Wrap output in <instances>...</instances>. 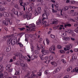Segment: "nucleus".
<instances>
[{"label": "nucleus", "mask_w": 78, "mask_h": 78, "mask_svg": "<svg viewBox=\"0 0 78 78\" xmlns=\"http://www.w3.org/2000/svg\"><path fill=\"white\" fill-rule=\"evenodd\" d=\"M52 12L53 13H55L56 12H57V11H56V10H55V9H52Z\"/></svg>", "instance_id": "nucleus-41"}, {"label": "nucleus", "mask_w": 78, "mask_h": 78, "mask_svg": "<svg viewBox=\"0 0 78 78\" xmlns=\"http://www.w3.org/2000/svg\"><path fill=\"white\" fill-rule=\"evenodd\" d=\"M72 69V66H69V68L67 70L68 72H69L70 70H71Z\"/></svg>", "instance_id": "nucleus-26"}, {"label": "nucleus", "mask_w": 78, "mask_h": 78, "mask_svg": "<svg viewBox=\"0 0 78 78\" xmlns=\"http://www.w3.org/2000/svg\"><path fill=\"white\" fill-rule=\"evenodd\" d=\"M37 11L39 13L41 12V7H39L37 8Z\"/></svg>", "instance_id": "nucleus-24"}, {"label": "nucleus", "mask_w": 78, "mask_h": 78, "mask_svg": "<svg viewBox=\"0 0 78 78\" xmlns=\"http://www.w3.org/2000/svg\"><path fill=\"white\" fill-rule=\"evenodd\" d=\"M3 66L2 65H0V70H1L2 69H3Z\"/></svg>", "instance_id": "nucleus-50"}, {"label": "nucleus", "mask_w": 78, "mask_h": 78, "mask_svg": "<svg viewBox=\"0 0 78 78\" xmlns=\"http://www.w3.org/2000/svg\"><path fill=\"white\" fill-rule=\"evenodd\" d=\"M31 48L32 52H34V49H33V48H34L33 47H31Z\"/></svg>", "instance_id": "nucleus-55"}, {"label": "nucleus", "mask_w": 78, "mask_h": 78, "mask_svg": "<svg viewBox=\"0 0 78 78\" xmlns=\"http://www.w3.org/2000/svg\"><path fill=\"white\" fill-rule=\"evenodd\" d=\"M42 22V21H41V19H39L36 22V24L37 25H39V24H41Z\"/></svg>", "instance_id": "nucleus-9"}, {"label": "nucleus", "mask_w": 78, "mask_h": 78, "mask_svg": "<svg viewBox=\"0 0 78 78\" xmlns=\"http://www.w3.org/2000/svg\"><path fill=\"white\" fill-rule=\"evenodd\" d=\"M51 37L52 38H55V36L54 35H52V34H51Z\"/></svg>", "instance_id": "nucleus-48"}, {"label": "nucleus", "mask_w": 78, "mask_h": 78, "mask_svg": "<svg viewBox=\"0 0 78 78\" xmlns=\"http://www.w3.org/2000/svg\"><path fill=\"white\" fill-rule=\"evenodd\" d=\"M19 53H17L16 54H15V56H18L19 55Z\"/></svg>", "instance_id": "nucleus-64"}, {"label": "nucleus", "mask_w": 78, "mask_h": 78, "mask_svg": "<svg viewBox=\"0 0 78 78\" xmlns=\"http://www.w3.org/2000/svg\"><path fill=\"white\" fill-rule=\"evenodd\" d=\"M71 15L72 16H76V12L72 13Z\"/></svg>", "instance_id": "nucleus-36"}, {"label": "nucleus", "mask_w": 78, "mask_h": 78, "mask_svg": "<svg viewBox=\"0 0 78 78\" xmlns=\"http://www.w3.org/2000/svg\"><path fill=\"white\" fill-rule=\"evenodd\" d=\"M49 59H50V60H52L53 59V56H52L51 55L49 57Z\"/></svg>", "instance_id": "nucleus-42"}, {"label": "nucleus", "mask_w": 78, "mask_h": 78, "mask_svg": "<svg viewBox=\"0 0 78 78\" xmlns=\"http://www.w3.org/2000/svg\"><path fill=\"white\" fill-rule=\"evenodd\" d=\"M2 23L5 25H8V23L5 20L2 21Z\"/></svg>", "instance_id": "nucleus-21"}, {"label": "nucleus", "mask_w": 78, "mask_h": 78, "mask_svg": "<svg viewBox=\"0 0 78 78\" xmlns=\"http://www.w3.org/2000/svg\"><path fill=\"white\" fill-rule=\"evenodd\" d=\"M44 14H46V16H49V15L50 14V12H49L48 11H46V10H44Z\"/></svg>", "instance_id": "nucleus-11"}, {"label": "nucleus", "mask_w": 78, "mask_h": 78, "mask_svg": "<svg viewBox=\"0 0 78 78\" xmlns=\"http://www.w3.org/2000/svg\"><path fill=\"white\" fill-rule=\"evenodd\" d=\"M53 24H57L58 23V20L55 19H53L52 20Z\"/></svg>", "instance_id": "nucleus-10"}, {"label": "nucleus", "mask_w": 78, "mask_h": 78, "mask_svg": "<svg viewBox=\"0 0 78 78\" xmlns=\"http://www.w3.org/2000/svg\"><path fill=\"white\" fill-rule=\"evenodd\" d=\"M72 72H78V69L77 67L75 68L73 70H72Z\"/></svg>", "instance_id": "nucleus-16"}, {"label": "nucleus", "mask_w": 78, "mask_h": 78, "mask_svg": "<svg viewBox=\"0 0 78 78\" xmlns=\"http://www.w3.org/2000/svg\"><path fill=\"white\" fill-rule=\"evenodd\" d=\"M34 6V4L33 3H31V5H30V7H33Z\"/></svg>", "instance_id": "nucleus-44"}, {"label": "nucleus", "mask_w": 78, "mask_h": 78, "mask_svg": "<svg viewBox=\"0 0 78 78\" xmlns=\"http://www.w3.org/2000/svg\"><path fill=\"white\" fill-rule=\"evenodd\" d=\"M5 20L8 22H9L10 20H11V19L7 18H5Z\"/></svg>", "instance_id": "nucleus-46"}, {"label": "nucleus", "mask_w": 78, "mask_h": 78, "mask_svg": "<svg viewBox=\"0 0 78 78\" xmlns=\"http://www.w3.org/2000/svg\"><path fill=\"white\" fill-rule=\"evenodd\" d=\"M54 5L55 6L57 10V11H59L60 9H59V4L57 2H55L54 3Z\"/></svg>", "instance_id": "nucleus-3"}, {"label": "nucleus", "mask_w": 78, "mask_h": 78, "mask_svg": "<svg viewBox=\"0 0 78 78\" xmlns=\"http://www.w3.org/2000/svg\"><path fill=\"white\" fill-rule=\"evenodd\" d=\"M29 27H30V28H33V27H35V25L34 23H32L29 25Z\"/></svg>", "instance_id": "nucleus-23"}, {"label": "nucleus", "mask_w": 78, "mask_h": 78, "mask_svg": "<svg viewBox=\"0 0 78 78\" xmlns=\"http://www.w3.org/2000/svg\"><path fill=\"white\" fill-rule=\"evenodd\" d=\"M39 57H40L41 59L42 60H43L44 59V57H43V55H39Z\"/></svg>", "instance_id": "nucleus-34"}, {"label": "nucleus", "mask_w": 78, "mask_h": 78, "mask_svg": "<svg viewBox=\"0 0 78 78\" xmlns=\"http://www.w3.org/2000/svg\"><path fill=\"white\" fill-rule=\"evenodd\" d=\"M63 9L64 11H67L69 9V7H68L66 6L64 8H63Z\"/></svg>", "instance_id": "nucleus-27"}, {"label": "nucleus", "mask_w": 78, "mask_h": 78, "mask_svg": "<svg viewBox=\"0 0 78 78\" xmlns=\"http://www.w3.org/2000/svg\"><path fill=\"white\" fill-rule=\"evenodd\" d=\"M23 10L24 11H25V6L23 5Z\"/></svg>", "instance_id": "nucleus-62"}, {"label": "nucleus", "mask_w": 78, "mask_h": 78, "mask_svg": "<svg viewBox=\"0 0 78 78\" xmlns=\"http://www.w3.org/2000/svg\"><path fill=\"white\" fill-rule=\"evenodd\" d=\"M15 7L17 9L18 8V5L17 4H16L15 5Z\"/></svg>", "instance_id": "nucleus-63"}, {"label": "nucleus", "mask_w": 78, "mask_h": 78, "mask_svg": "<svg viewBox=\"0 0 78 78\" xmlns=\"http://www.w3.org/2000/svg\"><path fill=\"white\" fill-rule=\"evenodd\" d=\"M66 47L67 49V50H69L70 49L72 48L73 47V44H70L69 45L66 46Z\"/></svg>", "instance_id": "nucleus-4"}, {"label": "nucleus", "mask_w": 78, "mask_h": 78, "mask_svg": "<svg viewBox=\"0 0 78 78\" xmlns=\"http://www.w3.org/2000/svg\"><path fill=\"white\" fill-rule=\"evenodd\" d=\"M76 2L75 1H71L69 2L70 4H74Z\"/></svg>", "instance_id": "nucleus-30"}, {"label": "nucleus", "mask_w": 78, "mask_h": 78, "mask_svg": "<svg viewBox=\"0 0 78 78\" xmlns=\"http://www.w3.org/2000/svg\"><path fill=\"white\" fill-rule=\"evenodd\" d=\"M48 51H44L43 53L42 54V55L43 56L44 55H47V54H48Z\"/></svg>", "instance_id": "nucleus-22"}, {"label": "nucleus", "mask_w": 78, "mask_h": 78, "mask_svg": "<svg viewBox=\"0 0 78 78\" xmlns=\"http://www.w3.org/2000/svg\"><path fill=\"white\" fill-rule=\"evenodd\" d=\"M45 74H46V75H47V74H48V70H46L45 72Z\"/></svg>", "instance_id": "nucleus-60"}, {"label": "nucleus", "mask_w": 78, "mask_h": 78, "mask_svg": "<svg viewBox=\"0 0 78 78\" xmlns=\"http://www.w3.org/2000/svg\"><path fill=\"white\" fill-rule=\"evenodd\" d=\"M14 14H16V15H17V14H18V12L17 11H15L14 12Z\"/></svg>", "instance_id": "nucleus-54"}, {"label": "nucleus", "mask_w": 78, "mask_h": 78, "mask_svg": "<svg viewBox=\"0 0 78 78\" xmlns=\"http://www.w3.org/2000/svg\"><path fill=\"white\" fill-rule=\"evenodd\" d=\"M34 14L35 16H37L38 15V12H37V10H35V12L34 13Z\"/></svg>", "instance_id": "nucleus-32"}, {"label": "nucleus", "mask_w": 78, "mask_h": 78, "mask_svg": "<svg viewBox=\"0 0 78 78\" xmlns=\"http://www.w3.org/2000/svg\"><path fill=\"white\" fill-rule=\"evenodd\" d=\"M51 64H52V65H54V64L55 65V64H56V63H55V62H51Z\"/></svg>", "instance_id": "nucleus-52"}, {"label": "nucleus", "mask_w": 78, "mask_h": 78, "mask_svg": "<svg viewBox=\"0 0 78 78\" xmlns=\"http://www.w3.org/2000/svg\"><path fill=\"white\" fill-rule=\"evenodd\" d=\"M11 50V47L8 46L6 48V51H9Z\"/></svg>", "instance_id": "nucleus-14"}, {"label": "nucleus", "mask_w": 78, "mask_h": 78, "mask_svg": "<svg viewBox=\"0 0 78 78\" xmlns=\"http://www.w3.org/2000/svg\"><path fill=\"white\" fill-rule=\"evenodd\" d=\"M45 40L47 42V45H49V43H50V41H49L48 39V38H46Z\"/></svg>", "instance_id": "nucleus-29"}, {"label": "nucleus", "mask_w": 78, "mask_h": 78, "mask_svg": "<svg viewBox=\"0 0 78 78\" xmlns=\"http://www.w3.org/2000/svg\"><path fill=\"white\" fill-rule=\"evenodd\" d=\"M26 14L27 15H24L23 16V18L24 19H26L27 17V16L29 15V14H30V13L28 12H27L26 13Z\"/></svg>", "instance_id": "nucleus-17"}, {"label": "nucleus", "mask_w": 78, "mask_h": 78, "mask_svg": "<svg viewBox=\"0 0 78 78\" xmlns=\"http://www.w3.org/2000/svg\"><path fill=\"white\" fill-rule=\"evenodd\" d=\"M20 65L23 67H27V65H26L25 63H21L20 64Z\"/></svg>", "instance_id": "nucleus-20"}, {"label": "nucleus", "mask_w": 78, "mask_h": 78, "mask_svg": "<svg viewBox=\"0 0 78 78\" xmlns=\"http://www.w3.org/2000/svg\"><path fill=\"white\" fill-rule=\"evenodd\" d=\"M74 27H76L78 26V22H76L74 24Z\"/></svg>", "instance_id": "nucleus-40"}, {"label": "nucleus", "mask_w": 78, "mask_h": 78, "mask_svg": "<svg viewBox=\"0 0 78 78\" xmlns=\"http://www.w3.org/2000/svg\"><path fill=\"white\" fill-rule=\"evenodd\" d=\"M28 10L29 11H31L32 10V7H30L28 8Z\"/></svg>", "instance_id": "nucleus-45"}, {"label": "nucleus", "mask_w": 78, "mask_h": 78, "mask_svg": "<svg viewBox=\"0 0 78 78\" xmlns=\"http://www.w3.org/2000/svg\"><path fill=\"white\" fill-rule=\"evenodd\" d=\"M69 75H66L63 78H69Z\"/></svg>", "instance_id": "nucleus-61"}, {"label": "nucleus", "mask_w": 78, "mask_h": 78, "mask_svg": "<svg viewBox=\"0 0 78 78\" xmlns=\"http://www.w3.org/2000/svg\"><path fill=\"white\" fill-rule=\"evenodd\" d=\"M11 67V66L9 65H7L6 67V70H9L10 68Z\"/></svg>", "instance_id": "nucleus-18"}, {"label": "nucleus", "mask_w": 78, "mask_h": 78, "mask_svg": "<svg viewBox=\"0 0 78 78\" xmlns=\"http://www.w3.org/2000/svg\"><path fill=\"white\" fill-rule=\"evenodd\" d=\"M3 73H1L0 74V78H2V77H3Z\"/></svg>", "instance_id": "nucleus-51"}, {"label": "nucleus", "mask_w": 78, "mask_h": 78, "mask_svg": "<svg viewBox=\"0 0 78 78\" xmlns=\"http://www.w3.org/2000/svg\"><path fill=\"white\" fill-rule=\"evenodd\" d=\"M69 20H70L71 22H75V20L74 19H73L70 18L69 19Z\"/></svg>", "instance_id": "nucleus-47"}, {"label": "nucleus", "mask_w": 78, "mask_h": 78, "mask_svg": "<svg viewBox=\"0 0 78 78\" xmlns=\"http://www.w3.org/2000/svg\"><path fill=\"white\" fill-rule=\"evenodd\" d=\"M72 59H73V60H76V56L73 55L72 57Z\"/></svg>", "instance_id": "nucleus-33"}, {"label": "nucleus", "mask_w": 78, "mask_h": 78, "mask_svg": "<svg viewBox=\"0 0 78 78\" xmlns=\"http://www.w3.org/2000/svg\"><path fill=\"white\" fill-rule=\"evenodd\" d=\"M18 56H19L20 58H22V56H23V55H22V54L20 53H19Z\"/></svg>", "instance_id": "nucleus-38"}, {"label": "nucleus", "mask_w": 78, "mask_h": 78, "mask_svg": "<svg viewBox=\"0 0 78 78\" xmlns=\"http://www.w3.org/2000/svg\"><path fill=\"white\" fill-rule=\"evenodd\" d=\"M41 51V53H44V51H46L45 49H42Z\"/></svg>", "instance_id": "nucleus-57"}, {"label": "nucleus", "mask_w": 78, "mask_h": 78, "mask_svg": "<svg viewBox=\"0 0 78 78\" xmlns=\"http://www.w3.org/2000/svg\"><path fill=\"white\" fill-rule=\"evenodd\" d=\"M29 15H28V16H27V20H30V19H31V15H32V14L31 13H29Z\"/></svg>", "instance_id": "nucleus-15"}, {"label": "nucleus", "mask_w": 78, "mask_h": 78, "mask_svg": "<svg viewBox=\"0 0 78 78\" xmlns=\"http://www.w3.org/2000/svg\"><path fill=\"white\" fill-rule=\"evenodd\" d=\"M62 75H61V74H60L58 76V78H61V77H62Z\"/></svg>", "instance_id": "nucleus-58"}, {"label": "nucleus", "mask_w": 78, "mask_h": 78, "mask_svg": "<svg viewBox=\"0 0 78 78\" xmlns=\"http://www.w3.org/2000/svg\"><path fill=\"white\" fill-rule=\"evenodd\" d=\"M12 41V38H10L7 40V45H9Z\"/></svg>", "instance_id": "nucleus-8"}, {"label": "nucleus", "mask_w": 78, "mask_h": 78, "mask_svg": "<svg viewBox=\"0 0 78 78\" xmlns=\"http://www.w3.org/2000/svg\"><path fill=\"white\" fill-rule=\"evenodd\" d=\"M42 16L43 17V18L42 19L43 21L44 19H48V16L46 15V14H43Z\"/></svg>", "instance_id": "nucleus-6"}, {"label": "nucleus", "mask_w": 78, "mask_h": 78, "mask_svg": "<svg viewBox=\"0 0 78 78\" xmlns=\"http://www.w3.org/2000/svg\"><path fill=\"white\" fill-rule=\"evenodd\" d=\"M42 25H44L46 27L48 26L49 25L48 24V23H47V22L45 21H44V22H43L42 23Z\"/></svg>", "instance_id": "nucleus-13"}, {"label": "nucleus", "mask_w": 78, "mask_h": 78, "mask_svg": "<svg viewBox=\"0 0 78 78\" xmlns=\"http://www.w3.org/2000/svg\"><path fill=\"white\" fill-rule=\"evenodd\" d=\"M57 48H58L59 49H61V48H62V46L58 45L57 46Z\"/></svg>", "instance_id": "nucleus-43"}, {"label": "nucleus", "mask_w": 78, "mask_h": 78, "mask_svg": "<svg viewBox=\"0 0 78 78\" xmlns=\"http://www.w3.org/2000/svg\"><path fill=\"white\" fill-rule=\"evenodd\" d=\"M16 41L17 39H16V40H14L13 41H12L11 42V45H14L16 44Z\"/></svg>", "instance_id": "nucleus-12"}, {"label": "nucleus", "mask_w": 78, "mask_h": 78, "mask_svg": "<svg viewBox=\"0 0 78 78\" xmlns=\"http://www.w3.org/2000/svg\"><path fill=\"white\" fill-rule=\"evenodd\" d=\"M3 15L4 17H9V14L6 12H3Z\"/></svg>", "instance_id": "nucleus-7"}, {"label": "nucleus", "mask_w": 78, "mask_h": 78, "mask_svg": "<svg viewBox=\"0 0 78 78\" xmlns=\"http://www.w3.org/2000/svg\"><path fill=\"white\" fill-rule=\"evenodd\" d=\"M35 52L36 55L39 54V50H35Z\"/></svg>", "instance_id": "nucleus-28"}, {"label": "nucleus", "mask_w": 78, "mask_h": 78, "mask_svg": "<svg viewBox=\"0 0 78 78\" xmlns=\"http://www.w3.org/2000/svg\"><path fill=\"white\" fill-rule=\"evenodd\" d=\"M41 48L42 50L44 49L45 48V47L44 46L42 45L41 46Z\"/></svg>", "instance_id": "nucleus-53"}, {"label": "nucleus", "mask_w": 78, "mask_h": 78, "mask_svg": "<svg viewBox=\"0 0 78 78\" xmlns=\"http://www.w3.org/2000/svg\"><path fill=\"white\" fill-rule=\"evenodd\" d=\"M74 31L76 33H78V29H75L74 30Z\"/></svg>", "instance_id": "nucleus-56"}, {"label": "nucleus", "mask_w": 78, "mask_h": 78, "mask_svg": "<svg viewBox=\"0 0 78 78\" xmlns=\"http://www.w3.org/2000/svg\"><path fill=\"white\" fill-rule=\"evenodd\" d=\"M67 27H71L72 26V25H71V24L70 23H67Z\"/></svg>", "instance_id": "nucleus-59"}, {"label": "nucleus", "mask_w": 78, "mask_h": 78, "mask_svg": "<svg viewBox=\"0 0 78 78\" xmlns=\"http://www.w3.org/2000/svg\"><path fill=\"white\" fill-rule=\"evenodd\" d=\"M61 61L63 63H64V64H66V61H64V59H62Z\"/></svg>", "instance_id": "nucleus-49"}, {"label": "nucleus", "mask_w": 78, "mask_h": 78, "mask_svg": "<svg viewBox=\"0 0 78 78\" xmlns=\"http://www.w3.org/2000/svg\"><path fill=\"white\" fill-rule=\"evenodd\" d=\"M22 58H23V59H25V60H27V59H28V57L27 56L24 57L23 56H22Z\"/></svg>", "instance_id": "nucleus-31"}, {"label": "nucleus", "mask_w": 78, "mask_h": 78, "mask_svg": "<svg viewBox=\"0 0 78 78\" xmlns=\"http://www.w3.org/2000/svg\"><path fill=\"white\" fill-rule=\"evenodd\" d=\"M30 72H27V74L25 76V77H26L28 76V78H32L35 76V75L34 74L31 75V77H30Z\"/></svg>", "instance_id": "nucleus-1"}, {"label": "nucleus", "mask_w": 78, "mask_h": 78, "mask_svg": "<svg viewBox=\"0 0 78 78\" xmlns=\"http://www.w3.org/2000/svg\"><path fill=\"white\" fill-rule=\"evenodd\" d=\"M60 70H61V67H59L57 69H55V70L53 72V73H57V72H59Z\"/></svg>", "instance_id": "nucleus-5"}, {"label": "nucleus", "mask_w": 78, "mask_h": 78, "mask_svg": "<svg viewBox=\"0 0 78 78\" xmlns=\"http://www.w3.org/2000/svg\"><path fill=\"white\" fill-rule=\"evenodd\" d=\"M7 3L5 1H3L1 2V4L2 5H6Z\"/></svg>", "instance_id": "nucleus-35"}, {"label": "nucleus", "mask_w": 78, "mask_h": 78, "mask_svg": "<svg viewBox=\"0 0 78 78\" xmlns=\"http://www.w3.org/2000/svg\"><path fill=\"white\" fill-rule=\"evenodd\" d=\"M5 10V8L2 5L0 6V11H2Z\"/></svg>", "instance_id": "nucleus-19"}, {"label": "nucleus", "mask_w": 78, "mask_h": 78, "mask_svg": "<svg viewBox=\"0 0 78 78\" xmlns=\"http://www.w3.org/2000/svg\"><path fill=\"white\" fill-rule=\"evenodd\" d=\"M66 32L67 33H71V32H72V30L70 29H67L66 31Z\"/></svg>", "instance_id": "nucleus-25"}, {"label": "nucleus", "mask_w": 78, "mask_h": 78, "mask_svg": "<svg viewBox=\"0 0 78 78\" xmlns=\"http://www.w3.org/2000/svg\"><path fill=\"white\" fill-rule=\"evenodd\" d=\"M19 30H20V31H23V30H25V27H22L21 28H19Z\"/></svg>", "instance_id": "nucleus-39"}, {"label": "nucleus", "mask_w": 78, "mask_h": 78, "mask_svg": "<svg viewBox=\"0 0 78 78\" xmlns=\"http://www.w3.org/2000/svg\"><path fill=\"white\" fill-rule=\"evenodd\" d=\"M64 38L65 39L66 41H70V38L68 37H65Z\"/></svg>", "instance_id": "nucleus-37"}, {"label": "nucleus", "mask_w": 78, "mask_h": 78, "mask_svg": "<svg viewBox=\"0 0 78 78\" xmlns=\"http://www.w3.org/2000/svg\"><path fill=\"white\" fill-rule=\"evenodd\" d=\"M55 46L54 45H53L52 46H51L49 48V51L51 52H53V51H55Z\"/></svg>", "instance_id": "nucleus-2"}]
</instances>
